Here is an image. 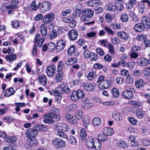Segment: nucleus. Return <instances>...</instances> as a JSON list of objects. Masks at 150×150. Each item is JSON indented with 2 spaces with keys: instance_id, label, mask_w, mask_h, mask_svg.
Masks as SVG:
<instances>
[{
  "instance_id": "nucleus-1",
  "label": "nucleus",
  "mask_w": 150,
  "mask_h": 150,
  "mask_svg": "<svg viewBox=\"0 0 150 150\" xmlns=\"http://www.w3.org/2000/svg\"><path fill=\"white\" fill-rule=\"evenodd\" d=\"M81 20L83 21H88L93 17V11L90 9H87L84 10L81 13Z\"/></svg>"
},
{
  "instance_id": "nucleus-2",
  "label": "nucleus",
  "mask_w": 150,
  "mask_h": 150,
  "mask_svg": "<svg viewBox=\"0 0 150 150\" xmlns=\"http://www.w3.org/2000/svg\"><path fill=\"white\" fill-rule=\"evenodd\" d=\"M58 87L56 88L55 92L58 94H62L64 92L68 93L70 92L71 90L67 86L66 83L62 82L58 84Z\"/></svg>"
},
{
  "instance_id": "nucleus-3",
  "label": "nucleus",
  "mask_w": 150,
  "mask_h": 150,
  "mask_svg": "<svg viewBox=\"0 0 150 150\" xmlns=\"http://www.w3.org/2000/svg\"><path fill=\"white\" fill-rule=\"evenodd\" d=\"M38 5L40 11L42 13H44L49 10L52 6L51 3L47 1H44L42 2H39Z\"/></svg>"
},
{
  "instance_id": "nucleus-4",
  "label": "nucleus",
  "mask_w": 150,
  "mask_h": 150,
  "mask_svg": "<svg viewBox=\"0 0 150 150\" xmlns=\"http://www.w3.org/2000/svg\"><path fill=\"white\" fill-rule=\"evenodd\" d=\"M52 143L55 147L58 148L64 147L66 145V143L64 141L58 138L53 139L52 141Z\"/></svg>"
},
{
  "instance_id": "nucleus-5",
  "label": "nucleus",
  "mask_w": 150,
  "mask_h": 150,
  "mask_svg": "<svg viewBox=\"0 0 150 150\" xmlns=\"http://www.w3.org/2000/svg\"><path fill=\"white\" fill-rule=\"evenodd\" d=\"M38 134L37 131L35 129L30 128L27 130L25 132V135L27 137L32 139L36 137Z\"/></svg>"
},
{
  "instance_id": "nucleus-6",
  "label": "nucleus",
  "mask_w": 150,
  "mask_h": 150,
  "mask_svg": "<svg viewBox=\"0 0 150 150\" xmlns=\"http://www.w3.org/2000/svg\"><path fill=\"white\" fill-rule=\"evenodd\" d=\"M55 129L56 130L67 132L69 130V127L66 124L59 122L56 124Z\"/></svg>"
},
{
  "instance_id": "nucleus-7",
  "label": "nucleus",
  "mask_w": 150,
  "mask_h": 150,
  "mask_svg": "<svg viewBox=\"0 0 150 150\" xmlns=\"http://www.w3.org/2000/svg\"><path fill=\"white\" fill-rule=\"evenodd\" d=\"M54 18V15L53 13L45 15L42 19L43 22L45 24L50 23L53 21Z\"/></svg>"
},
{
  "instance_id": "nucleus-8",
  "label": "nucleus",
  "mask_w": 150,
  "mask_h": 150,
  "mask_svg": "<svg viewBox=\"0 0 150 150\" xmlns=\"http://www.w3.org/2000/svg\"><path fill=\"white\" fill-rule=\"evenodd\" d=\"M133 88H130L129 90H126L123 92L122 93V95L125 98L131 99H132L134 97V95L132 92L134 90Z\"/></svg>"
},
{
  "instance_id": "nucleus-9",
  "label": "nucleus",
  "mask_w": 150,
  "mask_h": 150,
  "mask_svg": "<svg viewBox=\"0 0 150 150\" xmlns=\"http://www.w3.org/2000/svg\"><path fill=\"white\" fill-rule=\"evenodd\" d=\"M66 42L64 40H59L57 41L56 44V50L59 52L63 50L65 47Z\"/></svg>"
},
{
  "instance_id": "nucleus-10",
  "label": "nucleus",
  "mask_w": 150,
  "mask_h": 150,
  "mask_svg": "<svg viewBox=\"0 0 150 150\" xmlns=\"http://www.w3.org/2000/svg\"><path fill=\"white\" fill-rule=\"evenodd\" d=\"M56 67L54 65H52L47 67L46 71L48 76H52L55 74Z\"/></svg>"
},
{
  "instance_id": "nucleus-11",
  "label": "nucleus",
  "mask_w": 150,
  "mask_h": 150,
  "mask_svg": "<svg viewBox=\"0 0 150 150\" xmlns=\"http://www.w3.org/2000/svg\"><path fill=\"white\" fill-rule=\"evenodd\" d=\"M137 63L140 66H146L149 64L150 61L146 58H141L138 59Z\"/></svg>"
},
{
  "instance_id": "nucleus-12",
  "label": "nucleus",
  "mask_w": 150,
  "mask_h": 150,
  "mask_svg": "<svg viewBox=\"0 0 150 150\" xmlns=\"http://www.w3.org/2000/svg\"><path fill=\"white\" fill-rule=\"evenodd\" d=\"M95 140L92 137H89L87 138L86 144L88 148L90 149H93L94 148V144Z\"/></svg>"
},
{
  "instance_id": "nucleus-13",
  "label": "nucleus",
  "mask_w": 150,
  "mask_h": 150,
  "mask_svg": "<svg viewBox=\"0 0 150 150\" xmlns=\"http://www.w3.org/2000/svg\"><path fill=\"white\" fill-rule=\"evenodd\" d=\"M102 132L105 136H111L114 134V131L112 128L105 127L103 129Z\"/></svg>"
},
{
  "instance_id": "nucleus-14",
  "label": "nucleus",
  "mask_w": 150,
  "mask_h": 150,
  "mask_svg": "<svg viewBox=\"0 0 150 150\" xmlns=\"http://www.w3.org/2000/svg\"><path fill=\"white\" fill-rule=\"evenodd\" d=\"M44 41V39L42 38H40V35L39 34H37L35 36V42L38 44L39 47H41L42 46Z\"/></svg>"
},
{
  "instance_id": "nucleus-15",
  "label": "nucleus",
  "mask_w": 150,
  "mask_h": 150,
  "mask_svg": "<svg viewBox=\"0 0 150 150\" xmlns=\"http://www.w3.org/2000/svg\"><path fill=\"white\" fill-rule=\"evenodd\" d=\"M44 41V39L42 38H40V35L39 34H37L35 36V42L38 44L39 47H41L42 46Z\"/></svg>"
},
{
  "instance_id": "nucleus-16",
  "label": "nucleus",
  "mask_w": 150,
  "mask_h": 150,
  "mask_svg": "<svg viewBox=\"0 0 150 150\" xmlns=\"http://www.w3.org/2000/svg\"><path fill=\"white\" fill-rule=\"evenodd\" d=\"M38 80L39 83L44 86L47 84V78L46 76L44 75L40 76L38 78Z\"/></svg>"
},
{
  "instance_id": "nucleus-17",
  "label": "nucleus",
  "mask_w": 150,
  "mask_h": 150,
  "mask_svg": "<svg viewBox=\"0 0 150 150\" xmlns=\"http://www.w3.org/2000/svg\"><path fill=\"white\" fill-rule=\"evenodd\" d=\"M145 27L144 24L139 23L134 25V29L136 32H141L144 30Z\"/></svg>"
},
{
  "instance_id": "nucleus-18",
  "label": "nucleus",
  "mask_w": 150,
  "mask_h": 150,
  "mask_svg": "<svg viewBox=\"0 0 150 150\" xmlns=\"http://www.w3.org/2000/svg\"><path fill=\"white\" fill-rule=\"evenodd\" d=\"M65 117L72 124H76L78 122L73 115L69 113H67L65 115Z\"/></svg>"
},
{
  "instance_id": "nucleus-19",
  "label": "nucleus",
  "mask_w": 150,
  "mask_h": 150,
  "mask_svg": "<svg viewBox=\"0 0 150 150\" xmlns=\"http://www.w3.org/2000/svg\"><path fill=\"white\" fill-rule=\"evenodd\" d=\"M117 35L118 37L125 40H128L129 38V34L126 32L122 31L118 32Z\"/></svg>"
},
{
  "instance_id": "nucleus-20",
  "label": "nucleus",
  "mask_w": 150,
  "mask_h": 150,
  "mask_svg": "<svg viewBox=\"0 0 150 150\" xmlns=\"http://www.w3.org/2000/svg\"><path fill=\"white\" fill-rule=\"evenodd\" d=\"M83 86L84 89L87 91H91L93 90L96 87V85L95 83H87L86 84H83Z\"/></svg>"
},
{
  "instance_id": "nucleus-21",
  "label": "nucleus",
  "mask_w": 150,
  "mask_h": 150,
  "mask_svg": "<svg viewBox=\"0 0 150 150\" xmlns=\"http://www.w3.org/2000/svg\"><path fill=\"white\" fill-rule=\"evenodd\" d=\"M135 113L136 117L139 119L142 118L144 115V111L139 108L135 110Z\"/></svg>"
},
{
  "instance_id": "nucleus-22",
  "label": "nucleus",
  "mask_w": 150,
  "mask_h": 150,
  "mask_svg": "<svg viewBox=\"0 0 150 150\" xmlns=\"http://www.w3.org/2000/svg\"><path fill=\"white\" fill-rule=\"evenodd\" d=\"M69 36L70 38L72 40H75L77 39L78 35L76 31L75 30H72L69 31Z\"/></svg>"
},
{
  "instance_id": "nucleus-23",
  "label": "nucleus",
  "mask_w": 150,
  "mask_h": 150,
  "mask_svg": "<svg viewBox=\"0 0 150 150\" xmlns=\"http://www.w3.org/2000/svg\"><path fill=\"white\" fill-rule=\"evenodd\" d=\"M112 118L117 121H120L122 120V117L120 114L117 112H114L112 114Z\"/></svg>"
},
{
  "instance_id": "nucleus-24",
  "label": "nucleus",
  "mask_w": 150,
  "mask_h": 150,
  "mask_svg": "<svg viewBox=\"0 0 150 150\" xmlns=\"http://www.w3.org/2000/svg\"><path fill=\"white\" fill-rule=\"evenodd\" d=\"M142 23L146 25L147 28H150V19L148 17L144 16L142 18Z\"/></svg>"
},
{
  "instance_id": "nucleus-25",
  "label": "nucleus",
  "mask_w": 150,
  "mask_h": 150,
  "mask_svg": "<svg viewBox=\"0 0 150 150\" xmlns=\"http://www.w3.org/2000/svg\"><path fill=\"white\" fill-rule=\"evenodd\" d=\"M144 82L143 80L139 79L136 80L135 82L136 87L138 88H142L144 84Z\"/></svg>"
},
{
  "instance_id": "nucleus-26",
  "label": "nucleus",
  "mask_w": 150,
  "mask_h": 150,
  "mask_svg": "<svg viewBox=\"0 0 150 150\" xmlns=\"http://www.w3.org/2000/svg\"><path fill=\"white\" fill-rule=\"evenodd\" d=\"M15 93L13 88L12 87L7 88L6 90L4 96L7 97H9L13 95Z\"/></svg>"
},
{
  "instance_id": "nucleus-27",
  "label": "nucleus",
  "mask_w": 150,
  "mask_h": 150,
  "mask_svg": "<svg viewBox=\"0 0 150 150\" xmlns=\"http://www.w3.org/2000/svg\"><path fill=\"white\" fill-rule=\"evenodd\" d=\"M64 73L62 72H58L55 75V80L57 82H60L63 80Z\"/></svg>"
},
{
  "instance_id": "nucleus-28",
  "label": "nucleus",
  "mask_w": 150,
  "mask_h": 150,
  "mask_svg": "<svg viewBox=\"0 0 150 150\" xmlns=\"http://www.w3.org/2000/svg\"><path fill=\"white\" fill-rule=\"evenodd\" d=\"M16 57V56L15 54H8L6 56L5 58L6 61H8L10 63L15 60Z\"/></svg>"
},
{
  "instance_id": "nucleus-29",
  "label": "nucleus",
  "mask_w": 150,
  "mask_h": 150,
  "mask_svg": "<svg viewBox=\"0 0 150 150\" xmlns=\"http://www.w3.org/2000/svg\"><path fill=\"white\" fill-rule=\"evenodd\" d=\"M40 32L43 36H45L47 34V30L46 25L44 24L42 25L40 27Z\"/></svg>"
},
{
  "instance_id": "nucleus-30",
  "label": "nucleus",
  "mask_w": 150,
  "mask_h": 150,
  "mask_svg": "<svg viewBox=\"0 0 150 150\" xmlns=\"http://www.w3.org/2000/svg\"><path fill=\"white\" fill-rule=\"evenodd\" d=\"M17 140V137L15 136L7 137L6 138L4 139V141L9 143H13L16 142Z\"/></svg>"
},
{
  "instance_id": "nucleus-31",
  "label": "nucleus",
  "mask_w": 150,
  "mask_h": 150,
  "mask_svg": "<svg viewBox=\"0 0 150 150\" xmlns=\"http://www.w3.org/2000/svg\"><path fill=\"white\" fill-rule=\"evenodd\" d=\"M66 139H67L68 143L72 145H76L77 144L76 139L72 135L68 137H67Z\"/></svg>"
},
{
  "instance_id": "nucleus-32",
  "label": "nucleus",
  "mask_w": 150,
  "mask_h": 150,
  "mask_svg": "<svg viewBox=\"0 0 150 150\" xmlns=\"http://www.w3.org/2000/svg\"><path fill=\"white\" fill-rule=\"evenodd\" d=\"M46 116L52 119H55L56 120L57 118L58 117H59V116L58 115L56 114H54L52 113H48L47 114L44 115H43V117L46 118Z\"/></svg>"
},
{
  "instance_id": "nucleus-33",
  "label": "nucleus",
  "mask_w": 150,
  "mask_h": 150,
  "mask_svg": "<svg viewBox=\"0 0 150 150\" xmlns=\"http://www.w3.org/2000/svg\"><path fill=\"white\" fill-rule=\"evenodd\" d=\"M115 7L119 11H122L124 8V3L121 1H119L115 2Z\"/></svg>"
},
{
  "instance_id": "nucleus-34",
  "label": "nucleus",
  "mask_w": 150,
  "mask_h": 150,
  "mask_svg": "<svg viewBox=\"0 0 150 150\" xmlns=\"http://www.w3.org/2000/svg\"><path fill=\"white\" fill-rule=\"evenodd\" d=\"M77 61V59L76 58H71L68 59L66 63L67 65H72L76 63Z\"/></svg>"
},
{
  "instance_id": "nucleus-35",
  "label": "nucleus",
  "mask_w": 150,
  "mask_h": 150,
  "mask_svg": "<svg viewBox=\"0 0 150 150\" xmlns=\"http://www.w3.org/2000/svg\"><path fill=\"white\" fill-rule=\"evenodd\" d=\"M83 123L86 127L90 124L89 117L88 116L85 115L84 116L83 119Z\"/></svg>"
},
{
  "instance_id": "nucleus-36",
  "label": "nucleus",
  "mask_w": 150,
  "mask_h": 150,
  "mask_svg": "<svg viewBox=\"0 0 150 150\" xmlns=\"http://www.w3.org/2000/svg\"><path fill=\"white\" fill-rule=\"evenodd\" d=\"M80 138L82 141L85 140L86 137V133L85 130L83 129H81L80 133Z\"/></svg>"
},
{
  "instance_id": "nucleus-37",
  "label": "nucleus",
  "mask_w": 150,
  "mask_h": 150,
  "mask_svg": "<svg viewBox=\"0 0 150 150\" xmlns=\"http://www.w3.org/2000/svg\"><path fill=\"white\" fill-rule=\"evenodd\" d=\"M121 74L123 76H127V79L130 80L131 79L130 76L129 75V72L126 69H123L121 71Z\"/></svg>"
},
{
  "instance_id": "nucleus-38",
  "label": "nucleus",
  "mask_w": 150,
  "mask_h": 150,
  "mask_svg": "<svg viewBox=\"0 0 150 150\" xmlns=\"http://www.w3.org/2000/svg\"><path fill=\"white\" fill-rule=\"evenodd\" d=\"M92 122L94 125L96 126H99L101 124L100 119L98 117H96L94 118Z\"/></svg>"
},
{
  "instance_id": "nucleus-39",
  "label": "nucleus",
  "mask_w": 150,
  "mask_h": 150,
  "mask_svg": "<svg viewBox=\"0 0 150 150\" xmlns=\"http://www.w3.org/2000/svg\"><path fill=\"white\" fill-rule=\"evenodd\" d=\"M112 93L114 97L117 98L119 96L120 93L118 90L114 88L112 90Z\"/></svg>"
},
{
  "instance_id": "nucleus-40",
  "label": "nucleus",
  "mask_w": 150,
  "mask_h": 150,
  "mask_svg": "<svg viewBox=\"0 0 150 150\" xmlns=\"http://www.w3.org/2000/svg\"><path fill=\"white\" fill-rule=\"evenodd\" d=\"M96 76V73L93 71L90 72L87 75V78L89 80H93L94 79Z\"/></svg>"
},
{
  "instance_id": "nucleus-41",
  "label": "nucleus",
  "mask_w": 150,
  "mask_h": 150,
  "mask_svg": "<svg viewBox=\"0 0 150 150\" xmlns=\"http://www.w3.org/2000/svg\"><path fill=\"white\" fill-rule=\"evenodd\" d=\"M11 26L12 27L15 29H17L20 26V24L19 21L17 20H15L12 21Z\"/></svg>"
},
{
  "instance_id": "nucleus-42",
  "label": "nucleus",
  "mask_w": 150,
  "mask_h": 150,
  "mask_svg": "<svg viewBox=\"0 0 150 150\" xmlns=\"http://www.w3.org/2000/svg\"><path fill=\"white\" fill-rule=\"evenodd\" d=\"M77 107L76 105L72 104L68 105L66 108V109L69 112L74 111Z\"/></svg>"
},
{
  "instance_id": "nucleus-43",
  "label": "nucleus",
  "mask_w": 150,
  "mask_h": 150,
  "mask_svg": "<svg viewBox=\"0 0 150 150\" xmlns=\"http://www.w3.org/2000/svg\"><path fill=\"white\" fill-rule=\"evenodd\" d=\"M35 130L37 131L38 132L39 131H45L46 129L43 125H37L35 126Z\"/></svg>"
},
{
  "instance_id": "nucleus-44",
  "label": "nucleus",
  "mask_w": 150,
  "mask_h": 150,
  "mask_svg": "<svg viewBox=\"0 0 150 150\" xmlns=\"http://www.w3.org/2000/svg\"><path fill=\"white\" fill-rule=\"evenodd\" d=\"M83 116V112L81 110L76 111L75 114V116L78 120H80L82 119Z\"/></svg>"
},
{
  "instance_id": "nucleus-45",
  "label": "nucleus",
  "mask_w": 150,
  "mask_h": 150,
  "mask_svg": "<svg viewBox=\"0 0 150 150\" xmlns=\"http://www.w3.org/2000/svg\"><path fill=\"white\" fill-rule=\"evenodd\" d=\"M145 6L144 4H143L141 1L138 4V9L139 12L141 13H143L144 12Z\"/></svg>"
},
{
  "instance_id": "nucleus-46",
  "label": "nucleus",
  "mask_w": 150,
  "mask_h": 150,
  "mask_svg": "<svg viewBox=\"0 0 150 150\" xmlns=\"http://www.w3.org/2000/svg\"><path fill=\"white\" fill-rule=\"evenodd\" d=\"M95 143L94 144V148L93 149L96 150H100L102 147L101 144L99 140L97 141L96 142V141H95Z\"/></svg>"
},
{
  "instance_id": "nucleus-47",
  "label": "nucleus",
  "mask_w": 150,
  "mask_h": 150,
  "mask_svg": "<svg viewBox=\"0 0 150 150\" xmlns=\"http://www.w3.org/2000/svg\"><path fill=\"white\" fill-rule=\"evenodd\" d=\"M71 98V100L74 101H78L79 100V98H78L76 91H73L72 92Z\"/></svg>"
},
{
  "instance_id": "nucleus-48",
  "label": "nucleus",
  "mask_w": 150,
  "mask_h": 150,
  "mask_svg": "<svg viewBox=\"0 0 150 150\" xmlns=\"http://www.w3.org/2000/svg\"><path fill=\"white\" fill-rule=\"evenodd\" d=\"M57 131L58 132L57 134L59 137L64 139L67 138V136L66 133H64V132L60 130Z\"/></svg>"
},
{
  "instance_id": "nucleus-49",
  "label": "nucleus",
  "mask_w": 150,
  "mask_h": 150,
  "mask_svg": "<svg viewBox=\"0 0 150 150\" xmlns=\"http://www.w3.org/2000/svg\"><path fill=\"white\" fill-rule=\"evenodd\" d=\"M55 44L53 43H50L47 45V51L49 52L53 51L55 48Z\"/></svg>"
},
{
  "instance_id": "nucleus-50",
  "label": "nucleus",
  "mask_w": 150,
  "mask_h": 150,
  "mask_svg": "<svg viewBox=\"0 0 150 150\" xmlns=\"http://www.w3.org/2000/svg\"><path fill=\"white\" fill-rule=\"evenodd\" d=\"M129 15L130 17L132 18L133 21L135 22H137L138 21V19L136 15L132 11H130L129 13Z\"/></svg>"
},
{
  "instance_id": "nucleus-51",
  "label": "nucleus",
  "mask_w": 150,
  "mask_h": 150,
  "mask_svg": "<svg viewBox=\"0 0 150 150\" xmlns=\"http://www.w3.org/2000/svg\"><path fill=\"white\" fill-rule=\"evenodd\" d=\"M111 42L115 45H119L121 42L120 40L117 37H115L112 39Z\"/></svg>"
},
{
  "instance_id": "nucleus-52",
  "label": "nucleus",
  "mask_w": 150,
  "mask_h": 150,
  "mask_svg": "<svg viewBox=\"0 0 150 150\" xmlns=\"http://www.w3.org/2000/svg\"><path fill=\"white\" fill-rule=\"evenodd\" d=\"M46 117L47 118L43 120V121L44 123L49 124H52L54 123V121L53 119H51L48 117Z\"/></svg>"
},
{
  "instance_id": "nucleus-53",
  "label": "nucleus",
  "mask_w": 150,
  "mask_h": 150,
  "mask_svg": "<svg viewBox=\"0 0 150 150\" xmlns=\"http://www.w3.org/2000/svg\"><path fill=\"white\" fill-rule=\"evenodd\" d=\"M30 7L32 10L34 11L37 10L38 8H39L38 5H36V1H33L31 4Z\"/></svg>"
},
{
  "instance_id": "nucleus-54",
  "label": "nucleus",
  "mask_w": 150,
  "mask_h": 150,
  "mask_svg": "<svg viewBox=\"0 0 150 150\" xmlns=\"http://www.w3.org/2000/svg\"><path fill=\"white\" fill-rule=\"evenodd\" d=\"M107 46L110 54L112 55H114V51L112 45L111 43H109L108 44Z\"/></svg>"
},
{
  "instance_id": "nucleus-55",
  "label": "nucleus",
  "mask_w": 150,
  "mask_h": 150,
  "mask_svg": "<svg viewBox=\"0 0 150 150\" xmlns=\"http://www.w3.org/2000/svg\"><path fill=\"white\" fill-rule=\"evenodd\" d=\"M90 60L92 61H96L98 59V57L96 54L91 52V55L89 57Z\"/></svg>"
},
{
  "instance_id": "nucleus-56",
  "label": "nucleus",
  "mask_w": 150,
  "mask_h": 150,
  "mask_svg": "<svg viewBox=\"0 0 150 150\" xmlns=\"http://www.w3.org/2000/svg\"><path fill=\"white\" fill-rule=\"evenodd\" d=\"M76 47L75 46L73 45L71 46L69 49L68 53L69 55H71L75 51Z\"/></svg>"
},
{
  "instance_id": "nucleus-57",
  "label": "nucleus",
  "mask_w": 150,
  "mask_h": 150,
  "mask_svg": "<svg viewBox=\"0 0 150 150\" xmlns=\"http://www.w3.org/2000/svg\"><path fill=\"white\" fill-rule=\"evenodd\" d=\"M147 36L145 35H138L137 37V39L139 41H144L147 38Z\"/></svg>"
},
{
  "instance_id": "nucleus-58",
  "label": "nucleus",
  "mask_w": 150,
  "mask_h": 150,
  "mask_svg": "<svg viewBox=\"0 0 150 150\" xmlns=\"http://www.w3.org/2000/svg\"><path fill=\"white\" fill-rule=\"evenodd\" d=\"M57 34L55 30H53L50 33V38L51 39H53L56 38Z\"/></svg>"
},
{
  "instance_id": "nucleus-59",
  "label": "nucleus",
  "mask_w": 150,
  "mask_h": 150,
  "mask_svg": "<svg viewBox=\"0 0 150 150\" xmlns=\"http://www.w3.org/2000/svg\"><path fill=\"white\" fill-rule=\"evenodd\" d=\"M121 19L123 22H127L128 21V16L127 15L124 14L121 16Z\"/></svg>"
},
{
  "instance_id": "nucleus-60",
  "label": "nucleus",
  "mask_w": 150,
  "mask_h": 150,
  "mask_svg": "<svg viewBox=\"0 0 150 150\" xmlns=\"http://www.w3.org/2000/svg\"><path fill=\"white\" fill-rule=\"evenodd\" d=\"M79 99L82 98L84 96L83 92L82 90H79L76 91Z\"/></svg>"
},
{
  "instance_id": "nucleus-61",
  "label": "nucleus",
  "mask_w": 150,
  "mask_h": 150,
  "mask_svg": "<svg viewBox=\"0 0 150 150\" xmlns=\"http://www.w3.org/2000/svg\"><path fill=\"white\" fill-rule=\"evenodd\" d=\"M93 105V104L91 103L86 104H83L82 105V107L84 109H87Z\"/></svg>"
},
{
  "instance_id": "nucleus-62",
  "label": "nucleus",
  "mask_w": 150,
  "mask_h": 150,
  "mask_svg": "<svg viewBox=\"0 0 150 150\" xmlns=\"http://www.w3.org/2000/svg\"><path fill=\"white\" fill-rule=\"evenodd\" d=\"M102 83H103L106 88L110 87L111 85L110 81L108 80H104L102 81Z\"/></svg>"
},
{
  "instance_id": "nucleus-63",
  "label": "nucleus",
  "mask_w": 150,
  "mask_h": 150,
  "mask_svg": "<svg viewBox=\"0 0 150 150\" xmlns=\"http://www.w3.org/2000/svg\"><path fill=\"white\" fill-rule=\"evenodd\" d=\"M118 146L124 148H125L127 147V143L124 141H121L117 144Z\"/></svg>"
},
{
  "instance_id": "nucleus-64",
  "label": "nucleus",
  "mask_w": 150,
  "mask_h": 150,
  "mask_svg": "<svg viewBox=\"0 0 150 150\" xmlns=\"http://www.w3.org/2000/svg\"><path fill=\"white\" fill-rule=\"evenodd\" d=\"M143 144L144 146H148L150 145V140L148 139H146L143 140L142 141Z\"/></svg>"
}]
</instances>
